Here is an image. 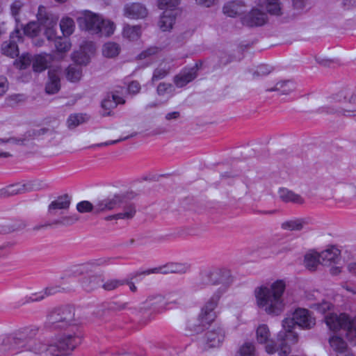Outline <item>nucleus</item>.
I'll list each match as a JSON object with an SVG mask.
<instances>
[{"mask_svg": "<svg viewBox=\"0 0 356 356\" xmlns=\"http://www.w3.org/2000/svg\"><path fill=\"white\" fill-rule=\"evenodd\" d=\"M223 13L231 17L238 15V6L233 2L225 4L223 7Z\"/></svg>", "mask_w": 356, "mask_h": 356, "instance_id": "53", "label": "nucleus"}, {"mask_svg": "<svg viewBox=\"0 0 356 356\" xmlns=\"http://www.w3.org/2000/svg\"><path fill=\"white\" fill-rule=\"evenodd\" d=\"M136 135V133H134V134H133L130 136H127L126 137L120 138L117 140H108V141H106L104 143H97V144L94 145L93 146L94 147H104V146H108V145H115L120 142L129 139V138L134 137Z\"/></svg>", "mask_w": 356, "mask_h": 356, "instance_id": "59", "label": "nucleus"}, {"mask_svg": "<svg viewBox=\"0 0 356 356\" xmlns=\"http://www.w3.org/2000/svg\"><path fill=\"white\" fill-rule=\"evenodd\" d=\"M286 285L283 280H277L270 286H261L255 291V297L259 307L268 314L278 316L284 310V303L282 296Z\"/></svg>", "mask_w": 356, "mask_h": 356, "instance_id": "4", "label": "nucleus"}, {"mask_svg": "<svg viewBox=\"0 0 356 356\" xmlns=\"http://www.w3.org/2000/svg\"><path fill=\"white\" fill-rule=\"evenodd\" d=\"M74 27L75 24L74 20L69 17L63 18L60 22V28L65 37L72 34L74 31Z\"/></svg>", "mask_w": 356, "mask_h": 356, "instance_id": "37", "label": "nucleus"}, {"mask_svg": "<svg viewBox=\"0 0 356 356\" xmlns=\"http://www.w3.org/2000/svg\"><path fill=\"white\" fill-rule=\"evenodd\" d=\"M280 198L284 202H293L302 204L303 200L302 197L293 191L286 188H280L279 191Z\"/></svg>", "mask_w": 356, "mask_h": 356, "instance_id": "30", "label": "nucleus"}, {"mask_svg": "<svg viewBox=\"0 0 356 356\" xmlns=\"http://www.w3.org/2000/svg\"><path fill=\"white\" fill-rule=\"evenodd\" d=\"M293 328L283 327V330L277 334V343L270 341L266 346V352L269 354L277 352L280 356H288L291 353V345L296 343L298 341V335L292 330Z\"/></svg>", "mask_w": 356, "mask_h": 356, "instance_id": "6", "label": "nucleus"}, {"mask_svg": "<svg viewBox=\"0 0 356 356\" xmlns=\"http://www.w3.org/2000/svg\"><path fill=\"white\" fill-rule=\"evenodd\" d=\"M20 34V31L16 29L10 33V40L2 43L1 52L3 55L10 58L18 56L19 49L15 38L19 41L21 39Z\"/></svg>", "mask_w": 356, "mask_h": 356, "instance_id": "16", "label": "nucleus"}, {"mask_svg": "<svg viewBox=\"0 0 356 356\" xmlns=\"http://www.w3.org/2000/svg\"><path fill=\"white\" fill-rule=\"evenodd\" d=\"M311 307L324 315L325 322L330 330H343L348 340L356 339V316L350 319L346 314H337L334 312V305L328 301L314 303Z\"/></svg>", "mask_w": 356, "mask_h": 356, "instance_id": "3", "label": "nucleus"}, {"mask_svg": "<svg viewBox=\"0 0 356 356\" xmlns=\"http://www.w3.org/2000/svg\"><path fill=\"white\" fill-rule=\"evenodd\" d=\"M104 280L99 275H87L81 278L79 283L86 292H91L102 286Z\"/></svg>", "mask_w": 356, "mask_h": 356, "instance_id": "19", "label": "nucleus"}, {"mask_svg": "<svg viewBox=\"0 0 356 356\" xmlns=\"http://www.w3.org/2000/svg\"><path fill=\"white\" fill-rule=\"evenodd\" d=\"M120 51V48L119 44L113 42L105 43L102 48L103 55L108 58H113L118 56Z\"/></svg>", "mask_w": 356, "mask_h": 356, "instance_id": "38", "label": "nucleus"}, {"mask_svg": "<svg viewBox=\"0 0 356 356\" xmlns=\"http://www.w3.org/2000/svg\"><path fill=\"white\" fill-rule=\"evenodd\" d=\"M261 1V0H259V1ZM259 4L261 6H264L268 13L270 15H281L282 14L279 0H265L264 3L259 2Z\"/></svg>", "mask_w": 356, "mask_h": 356, "instance_id": "32", "label": "nucleus"}, {"mask_svg": "<svg viewBox=\"0 0 356 356\" xmlns=\"http://www.w3.org/2000/svg\"><path fill=\"white\" fill-rule=\"evenodd\" d=\"M126 102L125 99L114 93L108 94L107 96L102 102V107L108 111L104 115H110L111 111L115 108L118 104H124Z\"/></svg>", "mask_w": 356, "mask_h": 356, "instance_id": "24", "label": "nucleus"}, {"mask_svg": "<svg viewBox=\"0 0 356 356\" xmlns=\"http://www.w3.org/2000/svg\"><path fill=\"white\" fill-rule=\"evenodd\" d=\"M39 31L40 26L35 22H31L24 27V34L31 38L37 36Z\"/></svg>", "mask_w": 356, "mask_h": 356, "instance_id": "48", "label": "nucleus"}, {"mask_svg": "<svg viewBox=\"0 0 356 356\" xmlns=\"http://www.w3.org/2000/svg\"><path fill=\"white\" fill-rule=\"evenodd\" d=\"M26 97L23 94H13L8 96L5 99V105L9 107L15 108L20 104L24 102Z\"/></svg>", "mask_w": 356, "mask_h": 356, "instance_id": "41", "label": "nucleus"}, {"mask_svg": "<svg viewBox=\"0 0 356 356\" xmlns=\"http://www.w3.org/2000/svg\"><path fill=\"white\" fill-rule=\"evenodd\" d=\"M38 332L36 327H25L15 335L8 336L0 343V356L14 355L23 351L42 353L44 343L34 339Z\"/></svg>", "mask_w": 356, "mask_h": 356, "instance_id": "2", "label": "nucleus"}, {"mask_svg": "<svg viewBox=\"0 0 356 356\" xmlns=\"http://www.w3.org/2000/svg\"><path fill=\"white\" fill-rule=\"evenodd\" d=\"M48 58L51 59V55L39 54L32 60V67L35 72H41L47 68Z\"/></svg>", "mask_w": 356, "mask_h": 356, "instance_id": "29", "label": "nucleus"}, {"mask_svg": "<svg viewBox=\"0 0 356 356\" xmlns=\"http://www.w3.org/2000/svg\"><path fill=\"white\" fill-rule=\"evenodd\" d=\"M77 22L81 29L97 34L100 31L99 26L102 24V19L98 15L86 10L77 18Z\"/></svg>", "mask_w": 356, "mask_h": 356, "instance_id": "11", "label": "nucleus"}, {"mask_svg": "<svg viewBox=\"0 0 356 356\" xmlns=\"http://www.w3.org/2000/svg\"><path fill=\"white\" fill-rule=\"evenodd\" d=\"M315 325V318L306 309L298 308L295 310L291 318H286L282 321L283 327H294L298 325L303 329H310Z\"/></svg>", "mask_w": 356, "mask_h": 356, "instance_id": "9", "label": "nucleus"}, {"mask_svg": "<svg viewBox=\"0 0 356 356\" xmlns=\"http://www.w3.org/2000/svg\"><path fill=\"white\" fill-rule=\"evenodd\" d=\"M76 209L79 213L93 212L95 213V205L89 201H81L76 204Z\"/></svg>", "mask_w": 356, "mask_h": 356, "instance_id": "52", "label": "nucleus"}, {"mask_svg": "<svg viewBox=\"0 0 356 356\" xmlns=\"http://www.w3.org/2000/svg\"><path fill=\"white\" fill-rule=\"evenodd\" d=\"M191 269V265L188 263H177V262H169L165 265L148 269L147 270L140 271L134 274L131 279L136 277L138 275H147L151 273H161V274H169V273H177L184 274L188 272Z\"/></svg>", "mask_w": 356, "mask_h": 356, "instance_id": "10", "label": "nucleus"}, {"mask_svg": "<svg viewBox=\"0 0 356 356\" xmlns=\"http://www.w3.org/2000/svg\"><path fill=\"white\" fill-rule=\"evenodd\" d=\"M255 348L252 343L246 342L240 348L238 356H254Z\"/></svg>", "mask_w": 356, "mask_h": 356, "instance_id": "50", "label": "nucleus"}, {"mask_svg": "<svg viewBox=\"0 0 356 356\" xmlns=\"http://www.w3.org/2000/svg\"><path fill=\"white\" fill-rule=\"evenodd\" d=\"M88 118L86 114L75 113L71 114L67 120V126L70 129H74L79 124L86 122Z\"/></svg>", "mask_w": 356, "mask_h": 356, "instance_id": "40", "label": "nucleus"}, {"mask_svg": "<svg viewBox=\"0 0 356 356\" xmlns=\"http://www.w3.org/2000/svg\"><path fill=\"white\" fill-rule=\"evenodd\" d=\"M32 60L30 54H22L19 59L15 60L14 65L20 70H24L31 65Z\"/></svg>", "mask_w": 356, "mask_h": 356, "instance_id": "45", "label": "nucleus"}, {"mask_svg": "<svg viewBox=\"0 0 356 356\" xmlns=\"http://www.w3.org/2000/svg\"><path fill=\"white\" fill-rule=\"evenodd\" d=\"M318 113H334L335 112L342 113L345 115H350V113H353V111H347L345 109H342L341 111H337L333 108L327 107V106H322L318 109Z\"/></svg>", "mask_w": 356, "mask_h": 356, "instance_id": "57", "label": "nucleus"}, {"mask_svg": "<svg viewBox=\"0 0 356 356\" xmlns=\"http://www.w3.org/2000/svg\"><path fill=\"white\" fill-rule=\"evenodd\" d=\"M124 284H125V282L123 280L114 279L109 280L105 283L102 284V286L106 291H111Z\"/></svg>", "mask_w": 356, "mask_h": 356, "instance_id": "51", "label": "nucleus"}, {"mask_svg": "<svg viewBox=\"0 0 356 356\" xmlns=\"http://www.w3.org/2000/svg\"><path fill=\"white\" fill-rule=\"evenodd\" d=\"M111 260L110 258H99L97 259H92L89 261L86 265L90 266L91 267H96L100 266H105L109 263Z\"/></svg>", "mask_w": 356, "mask_h": 356, "instance_id": "61", "label": "nucleus"}, {"mask_svg": "<svg viewBox=\"0 0 356 356\" xmlns=\"http://www.w3.org/2000/svg\"><path fill=\"white\" fill-rule=\"evenodd\" d=\"M22 6H23V3L19 0H16L12 3V5L10 6V10H11L12 15L15 17H16L19 15Z\"/></svg>", "mask_w": 356, "mask_h": 356, "instance_id": "62", "label": "nucleus"}, {"mask_svg": "<svg viewBox=\"0 0 356 356\" xmlns=\"http://www.w3.org/2000/svg\"><path fill=\"white\" fill-rule=\"evenodd\" d=\"M267 15L257 9L253 8L241 17L243 25L248 27L261 26L267 22Z\"/></svg>", "mask_w": 356, "mask_h": 356, "instance_id": "13", "label": "nucleus"}, {"mask_svg": "<svg viewBox=\"0 0 356 356\" xmlns=\"http://www.w3.org/2000/svg\"><path fill=\"white\" fill-rule=\"evenodd\" d=\"M72 58L76 65H86L89 63V56L83 51H75L72 55Z\"/></svg>", "mask_w": 356, "mask_h": 356, "instance_id": "47", "label": "nucleus"}, {"mask_svg": "<svg viewBox=\"0 0 356 356\" xmlns=\"http://www.w3.org/2000/svg\"><path fill=\"white\" fill-rule=\"evenodd\" d=\"M120 207L124 208V211L119 213L120 219H131L136 214V207L134 204L127 201L126 195H124V202Z\"/></svg>", "mask_w": 356, "mask_h": 356, "instance_id": "33", "label": "nucleus"}, {"mask_svg": "<svg viewBox=\"0 0 356 356\" xmlns=\"http://www.w3.org/2000/svg\"><path fill=\"white\" fill-rule=\"evenodd\" d=\"M225 328L220 325H215L210 328L199 341L198 346L202 350L220 347L225 338Z\"/></svg>", "mask_w": 356, "mask_h": 356, "instance_id": "8", "label": "nucleus"}, {"mask_svg": "<svg viewBox=\"0 0 356 356\" xmlns=\"http://www.w3.org/2000/svg\"><path fill=\"white\" fill-rule=\"evenodd\" d=\"M55 47L58 52L64 53L68 51L71 47L70 40L65 38L58 37L54 40Z\"/></svg>", "mask_w": 356, "mask_h": 356, "instance_id": "43", "label": "nucleus"}, {"mask_svg": "<svg viewBox=\"0 0 356 356\" xmlns=\"http://www.w3.org/2000/svg\"><path fill=\"white\" fill-rule=\"evenodd\" d=\"M304 263L305 267L309 270H315L321 263L320 257L317 253H308L305 256Z\"/></svg>", "mask_w": 356, "mask_h": 356, "instance_id": "39", "label": "nucleus"}, {"mask_svg": "<svg viewBox=\"0 0 356 356\" xmlns=\"http://www.w3.org/2000/svg\"><path fill=\"white\" fill-rule=\"evenodd\" d=\"M100 31L98 33L100 36H109L113 33L115 26L110 21H105L102 19V24L99 26Z\"/></svg>", "mask_w": 356, "mask_h": 356, "instance_id": "46", "label": "nucleus"}, {"mask_svg": "<svg viewBox=\"0 0 356 356\" xmlns=\"http://www.w3.org/2000/svg\"><path fill=\"white\" fill-rule=\"evenodd\" d=\"M138 272H135V273H133L130 275H129L127 279H124L123 280L124 282H125V284H127L129 285V289L130 290L132 291V292H136L137 291V287L135 286V284H134L133 281L134 280H136L137 279L138 277H140V275H138L136 276V277L131 279V277L137 273Z\"/></svg>", "mask_w": 356, "mask_h": 356, "instance_id": "64", "label": "nucleus"}, {"mask_svg": "<svg viewBox=\"0 0 356 356\" xmlns=\"http://www.w3.org/2000/svg\"><path fill=\"white\" fill-rule=\"evenodd\" d=\"M175 88L172 83L162 82L159 84L156 89V92L159 96H164L167 94H173Z\"/></svg>", "mask_w": 356, "mask_h": 356, "instance_id": "49", "label": "nucleus"}, {"mask_svg": "<svg viewBox=\"0 0 356 356\" xmlns=\"http://www.w3.org/2000/svg\"><path fill=\"white\" fill-rule=\"evenodd\" d=\"M44 8L42 6L39 7V11L38 14V20L40 23L47 26L44 30V34L46 36L48 40H55L57 37H56V29L55 26L56 25L57 19H55L52 17L51 15L45 13L43 15L42 13V9Z\"/></svg>", "mask_w": 356, "mask_h": 356, "instance_id": "15", "label": "nucleus"}, {"mask_svg": "<svg viewBox=\"0 0 356 356\" xmlns=\"http://www.w3.org/2000/svg\"><path fill=\"white\" fill-rule=\"evenodd\" d=\"M257 340L259 343H266V346L270 343L269 340L270 331L268 326L265 324L260 325L256 331ZM271 341H273L271 340Z\"/></svg>", "mask_w": 356, "mask_h": 356, "instance_id": "35", "label": "nucleus"}, {"mask_svg": "<svg viewBox=\"0 0 356 356\" xmlns=\"http://www.w3.org/2000/svg\"><path fill=\"white\" fill-rule=\"evenodd\" d=\"M49 132H52V131L48 128L44 127L40 129H33L26 131V136L29 137L30 140H31L42 135H44Z\"/></svg>", "mask_w": 356, "mask_h": 356, "instance_id": "54", "label": "nucleus"}, {"mask_svg": "<svg viewBox=\"0 0 356 356\" xmlns=\"http://www.w3.org/2000/svg\"><path fill=\"white\" fill-rule=\"evenodd\" d=\"M197 77V74L193 72L188 67H184L179 74L174 76L173 81L177 88H183Z\"/></svg>", "mask_w": 356, "mask_h": 356, "instance_id": "21", "label": "nucleus"}, {"mask_svg": "<svg viewBox=\"0 0 356 356\" xmlns=\"http://www.w3.org/2000/svg\"><path fill=\"white\" fill-rule=\"evenodd\" d=\"M140 84L137 81H132L130 82L127 87L128 94L135 96L138 94L140 91Z\"/></svg>", "mask_w": 356, "mask_h": 356, "instance_id": "55", "label": "nucleus"}, {"mask_svg": "<svg viewBox=\"0 0 356 356\" xmlns=\"http://www.w3.org/2000/svg\"><path fill=\"white\" fill-rule=\"evenodd\" d=\"M60 72L56 69H51L48 71L49 81L45 86V91L47 94L54 95L60 89Z\"/></svg>", "mask_w": 356, "mask_h": 356, "instance_id": "18", "label": "nucleus"}, {"mask_svg": "<svg viewBox=\"0 0 356 356\" xmlns=\"http://www.w3.org/2000/svg\"><path fill=\"white\" fill-rule=\"evenodd\" d=\"M179 13V11H172L169 9L166 11H163L159 22L160 29L163 31H166L172 29Z\"/></svg>", "mask_w": 356, "mask_h": 356, "instance_id": "25", "label": "nucleus"}, {"mask_svg": "<svg viewBox=\"0 0 356 356\" xmlns=\"http://www.w3.org/2000/svg\"><path fill=\"white\" fill-rule=\"evenodd\" d=\"M44 327L50 332H64L49 344H44L42 353L44 356H70L82 343V327L75 319L74 308L70 306L57 307L49 312Z\"/></svg>", "mask_w": 356, "mask_h": 356, "instance_id": "1", "label": "nucleus"}, {"mask_svg": "<svg viewBox=\"0 0 356 356\" xmlns=\"http://www.w3.org/2000/svg\"><path fill=\"white\" fill-rule=\"evenodd\" d=\"M232 282L231 272L227 268L212 267L202 270L200 274V284L201 285L222 284L227 286Z\"/></svg>", "mask_w": 356, "mask_h": 356, "instance_id": "7", "label": "nucleus"}, {"mask_svg": "<svg viewBox=\"0 0 356 356\" xmlns=\"http://www.w3.org/2000/svg\"><path fill=\"white\" fill-rule=\"evenodd\" d=\"M124 202V194H116L111 198H106L99 201L95 205V214L106 212L118 207H120Z\"/></svg>", "mask_w": 356, "mask_h": 356, "instance_id": "14", "label": "nucleus"}, {"mask_svg": "<svg viewBox=\"0 0 356 356\" xmlns=\"http://www.w3.org/2000/svg\"><path fill=\"white\" fill-rule=\"evenodd\" d=\"M122 34L129 40H136L140 37V27L138 26L125 25L123 28Z\"/></svg>", "mask_w": 356, "mask_h": 356, "instance_id": "34", "label": "nucleus"}, {"mask_svg": "<svg viewBox=\"0 0 356 356\" xmlns=\"http://www.w3.org/2000/svg\"><path fill=\"white\" fill-rule=\"evenodd\" d=\"M219 298V296L213 295L202 308L198 317L187 321L186 330L190 331L191 334L202 332L207 325L214 321L216 318L214 309L218 305Z\"/></svg>", "mask_w": 356, "mask_h": 356, "instance_id": "5", "label": "nucleus"}, {"mask_svg": "<svg viewBox=\"0 0 356 356\" xmlns=\"http://www.w3.org/2000/svg\"><path fill=\"white\" fill-rule=\"evenodd\" d=\"M172 293H168L165 296L155 294L149 296L144 302V309H149L153 312L160 313L167 309V306L171 303H176L177 299H172Z\"/></svg>", "mask_w": 356, "mask_h": 356, "instance_id": "12", "label": "nucleus"}, {"mask_svg": "<svg viewBox=\"0 0 356 356\" xmlns=\"http://www.w3.org/2000/svg\"><path fill=\"white\" fill-rule=\"evenodd\" d=\"M82 74L81 67L76 65H70L66 69V78L67 80L75 82L81 79Z\"/></svg>", "mask_w": 356, "mask_h": 356, "instance_id": "36", "label": "nucleus"}, {"mask_svg": "<svg viewBox=\"0 0 356 356\" xmlns=\"http://www.w3.org/2000/svg\"><path fill=\"white\" fill-rule=\"evenodd\" d=\"M168 74V72L163 68H156L154 72L152 78V81H158L165 78Z\"/></svg>", "mask_w": 356, "mask_h": 356, "instance_id": "60", "label": "nucleus"}, {"mask_svg": "<svg viewBox=\"0 0 356 356\" xmlns=\"http://www.w3.org/2000/svg\"><path fill=\"white\" fill-rule=\"evenodd\" d=\"M234 58L232 56L227 54L225 53H222L221 55L219 56V65H227V64L232 62Z\"/></svg>", "mask_w": 356, "mask_h": 356, "instance_id": "63", "label": "nucleus"}, {"mask_svg": "<svg viewBox=\"0 0 356 356\" xmlns=\"http://www.w3.org/2000/svg\"><path fill=\"white\" fill-rule=\"evenodd\" d=\"M79 220V216L77 214H73L68 216H63L59 220H56L52 222L51 225H61L64 226H70Z\"/></svg>", "mask_w": 356, "mask_h": 356, "instance_id": "44", "label": "nucleus"}, {"mask_svg": "<svg viewBox=\"0 0 356 356\" xmlns=\"http://www.w3.org/2000/svg\"><path fill=\"white\" fill-rule=\"evenodd\" d=\"M179 4V0H159L158 7L163 11L170 10L172 11H179L178 10V6Z\"/></svg>", "mask_w": 356, "mask_h": 356, "instance_id": "42", "label": "nucleus"}, {"mask_svg": "<svg viewBox=\"0 0 356 356\" xmlns=\"http://www.w3.org/2000/svg\"><path fill=\"white\" fill-rule=\"evenodd\" d=\"M124 10V15L130 19H142L147 15L146 8L139 3L126 5Z\"/></svg>", "mask_w": 356, "mask_h": 356, "instance_id": "20", "label": "nucleus"}, {"mask_svg": "<svg viewBox=\"0 0 356 356\" xmlns=\"http://www.w3.org/2000/svg\"><path fill=\"white\" fill-rule=\"evenodd\" d=\"M26 191L25 184H16L7 186L0 190V197H8L15 195Z\"/></svg>", "mask_w": 356, "mask_h": 356, "instance_id": "31", "label": "nucleus"}, {"mask_svg": "<svg viewBox=\"0 0 356 356\" xmlns=\"http://www.w3.org/2000/svg\"><path fill=\"white\" fill-rule=\"evenodd\" d=\"M309 224V220L307 218H296L287 220L282 223L281 227L285 230L300 231L304 226Z\"/></svg>", "mask_w": 356, "mask_h": 356, "instance_id": "28", "label": "nucleus"}, {"mask_svg": "<svg viewBox=\"0 0 356 356\" xmlns=\"http://www.w3.org/2000/svg\"><path fill=\"white\" fill-rule=\"evenodd\" d=\"M273 71V67L268 65H259L254 72L253 76H266Z\"/></svg>", "mask_w": 356, "mask_h": 356, "instance_id": "56", "label": "nucleus"}, {"mask_svg": "<svg viewBox=\"0 0 356 356\" xmlns=\"http://www.w3.org/2000/svg\"><path fill=\"white\" fill-rule=\"evenodd\" d=\"M30 140L29 137L26 136V132L21 137H10L6 140L8 143H12L19 145H25L26 142Z\"/></svg>", "mask_w": 356, "mask_h": 356, "instance_id": "58", "label": "nucleus"}, {"mask_svg": "<svg viewBox=\"0 0 356 356\" xmlns=\"http://www.w3.org/2000/svg\"><path fill=\"white\" fill-rule=\"evenodd\" d=\"M296 89V83L291 80H285L276 83L274 87L268 88V92H279L280 95H288Z\"/></svg>", "mask_w": 356, "mask_h": 356, "instance_id": "26", "label": "nucleus"}, {"mask_svg": "<svg viewBox=\"0 0 356 356\" xmlns=\"http://www.w3.org/2000/svg\"><path fill=\"white\" fill-rule=\"evenodd\" d=\"M60 287L58 286H48L44 291L32 293L31 296H26L20 300L16 307H20L27 303L33 302H38L43 300L46 296L54 295L58 292H60Z\"/></svg>", "mask_w": 356, "mask_h": 356, "instance_id": "17", "label": "nucleus"}, {"mask_svg": "<svg viewBox=\"0 0 356 356\" xmlns=\"http://www.w3.org/2000/svg\"><path fill=\"white\" fill-rule=\"evenodd\" d=\"M340 252L337 248L328 249L318 254L322 265L327 266L332 263H336L339 259Z\"/></svg>", "mask_w": 356, "mask_h": 356, "instance_id": "27", "label": "nucleus"}, {"mask_svg": "<svg viewBox=\"0 0 356 356\" xmlns=\"http://www.w3.org/2000/svg\"><path fill=\"white\" fill-rule=\"evenodd\" d=\"M70 203L71 197L67 194L60 195L49 205L48 213L49 215L55 216L57 210L67 209Z\"/></svg>", "mask_w": 356, "mask_h": 356, "instance_id": "22", "label": "nucleus"}, {"mask_svg": "<svg viewBox=\"0 0 356 356\" xmlns=\"http://www.w3.org/2000/svg\"><path fill=\"white\" fill-rule=\"evenodd\" d=\"M330 346L337 353V356H353L347 348L346 342L341 337L333 336L330 338Z\"/></svg>", "mask_w": 356, "mask_h": 356, "instance_id": "23", "label": "nucleus"}]
</instances>
